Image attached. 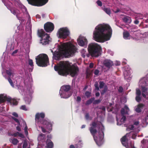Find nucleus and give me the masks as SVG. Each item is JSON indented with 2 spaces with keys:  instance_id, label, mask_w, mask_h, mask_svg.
<instances>
[{
  "instance_id": "1",
  "label": "nucleus",
  "mask_w": 148,
  "mask_h": 148,
  "mask_svg": "<svg viewBox=\"0 0 148 148\" xmlns=\"http://www.w3.org/2000/svg\"><path fill=\"white\" fill-rule=\"evenodd\" d=\"M56 45L57 47L56 50L55 48L51 50L53 53V59L56 60H60L62 56L66 58L72 56L77 51L75 46L70 42H60L59 44Z\"/></svg>"
},
{
  "instance_id": "2",
  "label": "nucleus",
  "mask_w": 148,
  "mask_h": 148,
  "mask_svg": "<svg viewBox=\"0 0 148 148\" xmlns=\"http://www.w3.org/2000/svg\"><path fill=\"white\" fill-rule=\"evenodd\" d=\"M112 30L108 24L103 23L98 25L93 32V40L98 42L103 43L110 40Z\"/></svg>"
},
{
  "instance_id": "3",
  "label": "nucleus",
  "mask_w": 148,
  "mask_h": 148,
  "mask_svg": "<svg viewBox=\"0 0 148 148\" xmlns=\"http://www.w3.org/2000/svg\"><path fill=\"white\" fill-rule=\"evenodd\" d=\"M54 69L55 71H58L59 74L63 76L70 74L71 76L74 77L77 75L78 71L76 65H72L68 61L60 62L58 66H55Z\"/></svg>"
},
{
  "instance_id": "4",
  "label": "nucleus",
  "mask_w": 148,
  "mask_h": 148,
  "mask_svg": "<svg viewBox=\"0 0 148 148\" xmlns=\"http://www.w3.org/2000/svg\"><path fill=\"white\" fill-rule=\"evenodd\" d=\"M99 126V130H101V131L99 130V132H97L95 129L96 126L97 124L95 122H93L90 125L91 127L89 128L90 132L93 136L94 140L97 144L98 146H100L103 143V139L104 136L103 131L104 130V127L102 124L101 123Z\"/></svg>"
},
{
  "instance_id": "5",
  "label": "nucleus",
  "mask_w": 148,
  "mask_h": 148,
  "mask_svg": "<svg viewBox=\"0 0 148 148\" xmlns=\"http://www.w3.org/2000/svg\"><path fill=\"white\" fill-rule=\"evenodd\" d=\"M45 116V114L43 113L36 114L35 117L36 124L39 127H41L43 132H49L52 129V123L50 122L48 120L42 119Z\"/></svg>"
},
{
  "instance_id": "6",
  "label": "nucleus",
  "mask_w": 148,
  "mask_h": 148,
  "mask_svg": "<svg viewBox=\"0 0 148 148\" xmlns=\"http://www.w3.org/2000/svg\"><path fill=\"white\" fill-rule=\"evenodd\" d=\"M138 85L139 88L141 89L142 96L145 98L148 99V92L147 87V86L148 85V74L140 80Z\"/></svg>"
},
{
  "instance_id": "7",
  "label": "nucleus",
  "mask_w": 148,
  "mask_h": 148,
  "mask_svg": "<svg viewBox=\"0 0 148 148\" xmlns=\"http://www.w3.org/2000/svg\"><path fill=\"white\" fill-rule=\"evenodd\" d=\"M88 50L92 56L97 57L100 54L101 47L97 43H91L88 45Z\"/></svg>"
},
{
  "instance_id": "8",
  "label": "nucleus",
  "mask_w": 148,
  "mask_h": 148,
  "mask_svg": "<svg viewBox=\"0 0 148 148\" xmlns=\"http://www.w3.org/2000/svg\"><path fill=\"white\" fill-rule=\"evenodd\" d=\"M36 63L39 66L45 67L48 64V58L46 54H40L36 58Z\"/></svg>"
},
{
  "instance_id": "9",
  "label": "nucleus",
  "mask_w": 148,
  "mask_h": 148,
  "mask_svg": "<svg viewBox=\"0 0 148 148\" xmlns=\"http://www.w3.org/2000/svg\"><path fill=\"white\" fill-rule=\"evenodd\" d=\"M129 111L130 110L128 107L125 105V106L124 108H123L121 111L122 115H117L116 118L118 125H121L124 123L126 117L123 115L127 114Z\"/></svg>"
},
{
  "instance_id": "10",
  "label": "nucleus",
  "mask_w": 148,
  "mask_h": 148,
  "mask_svg": "<svg viewBox=\"0 0 148 148\" xmlns=\"http://www.w3.org/2000/svg\"><path fill=\"white\" fill-rule=\"evenodd\" d=\"M38 35L41 37L40 43L42 45L48 44L50 41V38L49 35L45 34L43 29L38 30Z\"/></svg>"
},
{
  "instance_id": "11",
  "label": "nucleus",
  "mask_w": 148,
  "mask_h": 148,
  "mask_svg": "<svg viewBox=\"0 0 148 148\" xmlns=\"http://www.w3.org/2000/svg\"><path fill=\"white\" fill-rule=\"evenodd\" d=\"M69 34L70 32L68 28L66 27H63L59 29L57 35L59 37L64 39L66 38Z\"/></svg>"
},
{
  "instance_id": "12",
  "label": "nucleus",
  "mask_w": 148,
  "mask_h": 148,
  "mask_svg": "<svg viewBox=\"0 0 148 148\" xmlns=\"http://www.w3.org/2000/svg\"><path fill=\"white\" fill-rule=\"evenodd\" d=\"M5 101L10 102L11 105L12 106L16 105L18 104V102L16 99H11L10 98H8L4 94H0V103H3Z\"/></svg>"
},
{
  "instance_id": "13",
  "label": "nucleus",
  "mask_w": 148,
  "mask_h": 148,
  "mask_svg": "<svg viewBox=\"0 0 148 148\" xmlns=\"http://www.w3.org/2000/svg\"><path fill=\"white\" fill-rule=\"evenodd\" d=\"M7 74L9 75V78L8 79V80L11 86L12 87H14V85L12 83V80L10 78L13 79H16L17 76V74L14 71L11 69H9L7 70L6 71Z\"/></svg>"
},
{
  "instance_id": "14",
  "label": "nucleus",
  "mask_w": 148,
  "mask_h": 148,
  "mask_svg": "<svg viewBox=\"0 0 148 148\" xmlns=\"http://www.w3.org/2000/svg\"><path fill=\"white\" fill-rule=\"evenodd\" d=\"M29 3L38 6H42L45 4L48 0H27Z\"/></svg>"
},
{
  "instance_id": "15",
  "label": "nucleus",
  "mask_w": 148,
  "mask_h": 148,
  "mask_svg": "<svg viewBox=\"0 0 148 148\" xmlns=\"http://www.w3.org/2000/svg\"><path fill=\"white\" fill-rule=\"evenodd\" d=\"M70 89V87L68 85H64L62 86L59 92L61 98H69V96H66L63 95L62 96V93H67V92H68Z\"/></svg>"
},
{
  "instance_id": "16",
  "label": "nucleus",
  "mask_w": 148,
  "mask_h": 148,
  "mask_svg": "<svg viewBox=\"0 0 148 148\" xmlns=\"http://www.w3.org/2000/svg\"><path fill=\"white\" fill-rule=\"evenodd\" d=\"M77 42L78 45L81 46L86 47L87 46L88 42L85 37L80 36L77 39Z\"/></svg>"
},
{
  "instance_id": "17",
  "label": "nucleus",
  "mask_w": 148,
  "mask_h": 148,
  "mask_svg": "<svg viewBox=\"0 0 148 148\" xmlns=\"http://www.w3.org/2000/svg\"><path fill=\"white\" fill-rule=\"evenodd\" d=\"M44 28L47 32H51L53 30L54 26L52 23L48 22L44 25Z\"/></svg>"
},
{
  "instance_id": "18",
  "label": "nucleus",
  "mask_w": 148,
  "mask_h": 148,
  "mask_svg": "<svg viewBox=\"0 0 148 148\" xmlns=\"http://www.w3.org/2000/svg\"><path fill=\"white\" fill-rule=\"evenodd\" d=\"M133 124L129 126L127 128V130H133L138 128L139 126V122L138 119H135L133 121Z\"/></svg>"
},
{
  "instance_id": "19",
  "label": "nucleus",
  "mask_w": 148,
  "mask_h": 148,
  "mask_svg": "<svg viewBox=\"0 0 148 148\" xmlns=\"http://www.w3.org/2000/svg\"><path fill=\"white\" fill-rule=\"evenodd\" d=\"M129 135V134H127L125 135L121 139V141L123 145L125 146L126 148H136L134 147L133 145H130V146L128 147V144L127 143V136Z\"/></svg>"
},
{
  "instance_id": "20",
  "label": "nucleus",
  "mask_w": 148,
  "mask_h": 148,
  "mask_svg": "<svg viewBox=\"0 0 148 148\" xmlns=\"http://www.w3.org/2000/svg\"><path fill=\"white\" fill-rule=\"evenodd\" d=\"M10 11L12 13L16 15L19 20H21V18H22V14L18 10L16 9H12Z\"/></svg>"
},
{
  "instance_id": "21",
  "label": "nucleus",
  "mask_w": 148,
  "mask_h": 148,
  "mask_svg": "<svg viewBox=\"0 0 148 148\" xmlns=\"http://www.w3.org/2000/svg\"><path fill=\"white\" fill-rule=\"evenodd\" d=\"M123 37L125 39H130L133 38L134 40L138 39V38L136 37L131 36L129 33L127 31H124L123 32Z\"/></svg>"
},
{
  "instance_id": "22",
  "label": "nucleus",
  "mask_w": 148,
  "mask_h": 148,
  "mask_svg": "<svg viewBox=\"0 0 148 148\" xmlns=\"http://www.w3.org/2000/svg\"><path fill=\"white\" fill-rule=\"evenodd\" d=\"M131 70L130 68L128 69L127 70L125 71L124 72V75L125 79H130L131 78Z\"/></svg>"
},
{
  "instance_id": "23",
  "label": "nucleus",
  "mask_w": 148,
  "mask_h": 148,
  "mask_svg": "<svg viewBox=\"0 0 148 148\" xmlns=\"http://www.w3.org/2000/svg\"><path fill=\"white\" fill-rule=\"evenodd\" d=\"M19 7L21 10L22 11L23 13L25 14L27 17L29 18L30 16L27 11L26 8L23 5L21 4H20Z\"/></svg>"
},
{
  "instance_id": "24",
  "label": "nucleus",
  "mask_w": 148,
  "mask_h": 148,
  "mask_svg": "<svg viewBox=\"0 0 148 148\" xmlns=\"http://www.w3.org/2000/svg\"><path fill=\"white\" fill-rule=\"evenodd\" d=\"M141 91L138 88H136V99L137 101L139 102L141 99V98L140 97L141 95Z\"/></svg>"
},
{
  "instance_id": "25",
  "label": "nucleus",
  "mask_w": 148,
  "mask_h": 148,
  "mask_svg": "<svg viewBox=\"0 0 148 148\" xmlns=\"http://www.w3.org/2000/svg\"><path fill=\"white\" fill-rule=\"evenodd\" d=\"M104 65L108 68H110L113 65V62L110 60H105L103 62Z\"/></svg>"
},
{
  "instance_id": "26",
  "label": "nucleus",
  "mask_w": 148,
  "mask_h": 148,
  "mask_svg": "<svg viewBox=\"0 0 148 148\" xmlns=\"http://www.w3.org/2000/svg\"><path fill=\"white\" fill-rule=\"evenodd\" d=\"M144 105L142 104H139L135 107V110L137 112L139 113L141 112V109L144 107Z\"/></svg>"
},
{
  "instance_id": "27",
  "label": "nucleus",
  "mask_w": 148,
  "mask_h": 148,
  "mask_svg": "<svg viewBox=\"0 0 148 148\" xmlns=\"http://www.w3.org/2000/svg\"><path fill=\"white\" fill-rule=\"evenodd\" d=\"M123 19V21L126 23H130L131 22V18L128 16H125Z\"/></svg>"
},
{
  "instance_id": "28",
  "label": "nucleus",
  "mask_w": 148,
  "mask_h": 148,
  "mask_svg": "<svg viewBox=\"0 0 148 148\" xmlns=\"http://www.w3.org/2000/svg\"><path fill=\"white\" fill-rule=\"evenodd\" d=\"M47 143L48 148H52L53 147V143L50 140H47Z\"/></svg>"
},
{
  "instance_id": "29",
  "label": "nucleus",
  "mask_w": 148,
  "mask_h": 148,
  "mask_svg": "<svg viewBox=\"0 0 148 148\" xmlns=\"http://www.w3.org/2000/svg\"><path fill=\"white\" fill-rule=\"evenodd\" d=\"M45 136L44 135L42 134H40L38 136V139L39 141L43 142L45 140H44Z\"/></svg>"
},
{
  "instance_id": "30",
  "label": "nucleus",
  "mask_w": 148,
  "mask_h": 148,
  "mask_svg": "<svg viewBox=\"0 0 148 148\" xmlns=\"http://www.w3.org/2000/svg\"><path fill=\"white\" fill-rule=\"evenodd\" d=\"M81 52L82 56L83 58H85L86 56L88 57V55H87V52L85 50L83 49L81 51Z\"/></svg>"
},
{
  "instance_id": "31",
  "label": "nucleus",
  "mask_w": 148,
  "mask_h": 148,
  "mask_svg": "<svg viewBox=\"0 0 148 148\" xmlns=\"http://www.w3.org/2000/svg\"><path fill=\"white\" fill-rule=\"evenodd\" d=\"M10 141L14 145H16L18 142V141L17 139L14 138L10 139Z\"/></svg>"
},
{
  "instance_id": "32",
  "label": "nucleus",
  "mask_w": 148,
  "mask_h": 148,
  "mask_svg": "<svg viewBox=\"0 0 148 148\" xmlns=\"http://www.w3.org/2000/svg\"><path fill=\"white\" fill-rule=\"evenodd\" d=\"M31 98L30 96L29 98H25L24 99L25 101V102L26 103H29L31 101Z\"/></svg>"
},
{
  "instance_id": "33",
  "label": "nucleus",
  "mask_w": 148,
  "mask_h": 148,
  "mask_svg": "<svg viewBox=\"0 0 148 148\" xmlns=\"http://www.w3.org/2000/svg\"><path fill=\"white\" fill-rule=\"evenodd\" d=\"M24 125H25V128H24V131L26 135H27L28 134V131H27V126L26 124L24 122Z\"/></svg>"
},
{
  "instance_id": "34",
  "label": "nucleus",
  "mask_w": 148,
  "mask_h": 148,
  "mask_svg": "<svg viewBox=\"0 0 148 148\" xmlns=\"http://www.w3.org/2000/svg\"><path fill=\"white\" fill-rule=\"evenodd\" d=\"M20 109L25 111H27L29 109L28 108L26 107V106L25 105H23L21 106L20 107Z\"/></svg>"
},
{
  "instance_id": "35",
  "label": "nucleus",
  "mask_w": 148,
  "mask_h": 148,
  "mask_svg": "<svg viewBox=\"0 0 148 148\" xmlns=\"http://www.w3.org/2000/svg\"><path fill=\"white\" fill-rule=\"evenodd\" d=\"M64 95L66 96H69V97L72 95V93L71 92H67V93H62V96Z\"/></svg>"
},
{
  "instance_id": "36",
  "label": "nucleus",
  "mask_w": 148,
  "mask_h": 148,
  "mask_svg": "<svg viewBox=\"0 0 148 148\" xmlns=\"http://www.w3.org/2000/svg\"><path fill=\"white\" fill-rule=\"evenodd\" d=\"M27 145L28 143L27 141L25 140L24 141L23 145V148H26Z\"/></svg>"
},
{
  "instance_id": "37",
  "label": "nucleus",
  "mask_w": 148,
  "mask_h": 148,
  "mask_svg": "<svg viewBox=\"0 0 148 148\" xmlns=\"http://www.w3.org/2000/svg\"><path fill=\"white\" fill-rule=\"evenodd\" d=\"M142 123H143L144 125H147L148 123V122L147 121V118L143 120L142 121Z\"/></svg>"
},
{
  "instance_id": "38",
  "label": "nucleus",
  "mask_w": 148,
  "mask_h": 148,
  "mask_svg": "<svg viewBox=\"0 0 148 148\" xmlns=\"http://www.w3.org/2000/svg\"><path fill=\"white\" fill-rule=\"evenodd\" d=\"M105 84L102 82H99V87L100 88H103Z\"/></svg>"
},
{
  "instance_id": "39",
  "label": "nucleus",
  "mask_w": 148,
  "mask_h": 148,
  "mask_svg": "<svg viewBox=\"0 0 148 148\" xmlns=\"http://www.w3.org/2000/svg\"><path fill=\"white\" fill-rule=\"evenodd\" d=\"M28 63L29 65H30L32 67L33 66V62L32 60L29 59L28 60Z\"/></svg>"
},
{
  "instance_id": "40",
  "label": "nucleus",
  "mask_w": 148,
  "mask_h": 148,
  "mask_svg": "<svg viewBox=\"0 0 148 148\" xmlns=\"http://www.w3.org/2000/svg\"><path fill=\"white\" fill-rule=\"evenodd\" d=\"M103 10L107 14H110V11L109 9L108 8H104Z\"/></svg>"
},
{
  "instance_id": "41",
  "label": "nucleus",
  "mask_w": 148,
  "mask_h": 148,
  "mask_svg": "<svg viewBox=\"0 0 148 148\" xmlns=\"http://www.w3.org/2000/svg\"><path fill=\"white\" fill-rule=\"evenodd\" d=\"M95 99L94 98H92L88 100L86 102V103L88 104H89L92 102Z\"/></svg>"
},
{
  "instance_id": "42",
  "label": "nucleus",
  "mask_w": 148,
  "mask_h": 148,
  "mask_svg": "<svg viewBox=\"0 0 148 148\" xmlns=\"http://www.w3.org/2000/svg\"><path fill=\"white\" fill-rule=\"evenodd\" d=\"M95 89L97 90H98L99 89L98 86V84L97 82H96L95 83Z\"/></svg>"
},
{
  "instance_id": "43",
  "label": "nucleus",
  "mask_w": 148,
  "mask_h": 148,
  "mask_svg": "<svg viewBox=\"0 0 148 148\" xmlns=\"http://www.w3.org/2000/svg\"><path fill=\"white\" fill-rule=\"evenodd\" d=\"M108 88L106 86H105L104 87V88L103 91H102L101 92V93L102 95L104 94L107 90Z\"/></svg>"
},
{
  "instance_id": "44",
  "label": "nucleus",
  "mask_w": 148,
  "mask_h": 148,
  "mask_svg": "<svg viewBox=\"0 0 148 148\" xmlns=\"http://www.w3.org/2000/svg\"><path fill=\"white\" fill-rule=\"evenodd\" d=\"M112 104H110V107H108L107 108V110L108 111H113V108H111V106Z\"/></svg>"
},
{
  "instance_id": "45",
  "label": "nucleus",
  "mask_w": 148,
  "mask_h": 148,
  "mask_svg": "<svg viewBox=\"0 0 148 148\" xmlns=\"http://www.w3.org/2000/svg\"><path fill=\"white\" fill-rule=\"evenodd\" d=\"M19 133L18 132H16L14 133L13 134H11L10 135L12 136H14V137H16L17 136H18Z\"/></svg>"
},
{
  "instance_id": "46",
  "label": "nucleus",
  "mask_w": 148,
  "mask_h": 148,
  "mask_svg": "<svg viewBox=\"0 0 148 148\" xmlns=\"http://www.w3.org/2000/svg\"><path fill=\"white\" fill-rule=\"evenodd\" d=\"M101 101V100L100 99H98L95 101L93 102V103L94 104H97L99 103H100Z\"/></svg>"
},
{
  "instance_id": "47",
  "label": "nucleus",
  "mask_w": 148,
  "mask_h": 148,
  "mask_svg": "<svg viewBox=\"0 0 148 148\" xmlns=\"http://www.w3.org/2000/svg\"><path fill=\"white\" fill-rule=\"evenodd\" d=\"M81 140H79V142L78 143V145H79V146H77V148H80L82 147V143H81Z\"/></svg>"
},
{
  "instance_id": "48",
  "label": "nucleus",
  "mask_w": 148,
  "mask_h": 148,
  "mask_svg": "<svg viewBox=\"0 0 148 148\" xmlns=\"http://www.w3.org/2000/svg\"><path fill=\"white\" fill-rule=\"evenodd\" d=\"M97 3L98 5L99 6H101L102 5V3L101 2L99 1L98 0L97 2Z\"/></svg>"
},
{
  "instance_id": "49",
  "label": "nucleus",
  "mask_w": 148,
  "mask_h": 148,
  "mask_svg": "<svg viewBox=\"0 0 148 148\" xmlns=\"http://www.w3.org/2000/svg\"><path fill=\"white\" fill-rule=\"evenodd\" d=\"M91 95V92H86L85 93L86 95L88 97H89Z\"/></svg>"
},
{
  "instance_id": "50",
  "label": "nucleus",
  "mask_w": 148,
  "mask_h": 148,
  "mask_svg": "<svg viewBox=\"0 0 148 148\" xmlns=\"http://www.w3.org/2000/svg\"><path fill=\"white\" fill-rule=\"evenodd\" d=\"M99 71L98 70H96L94 72V74L96 75H98L99 74Z\"/></svg>"
},
{
  "instance_id": "51",
  "label": "nucleus",
  "mask_w": 148,
  "mask_h": 148,
  "mask_svg": "<svg viewBox=\"0 0 148 148\" xmlns=\"http://www.w3.org/2000/svg\"><path fill=\"white\" fill-rule=\"evenodd\" d=\"M18 136L22 138H24V136L22 134L19 133Z\"/></svg>"
},
{
  "instance_id": "52",
  "label": "nucleus",
  "mask_w": 148,
  "mask_h": 148,
  "mask_svg": "<svg viewBox=\"0 0 148 148\" xmlns=\"http://www.w3.org/2000/svg\"><path fill=\"white\" fill-rule=\"evenodd\" d=\"M118 90H119V92H121L123 91V89L122 87L120 86L119 87Z\"/></svg>"
},
{
  "instance_id": "53",
  "label": "nucleus",
  "mask_w": 148,
  "mask_h": 148,
  "mask_svg": "<svg viewBox=\"0 0 148 148\" xmlns=\"http://www.w3.org/2000/svg\"><path fill=\"white\" fill-rule=\"evenodd\" d=\"M115 64L116 65H119L120 64V62L119 61H116L115 62Z\"/></svg>"
},
{
  "instance_id": "54",
  "label": "nucleus",
  "mask_w": 148,
  "mask_h": 148,
  "mask_svg": "<svg viewBox=\"0 0 148 148\" xmlns=\"http://www.w3.org/2000/svg\"><path fill=\"white\" fill-rule=\"evenodd\" d=\"M12 114L14 116L16 117H18V114L16 112H14Z\"/></svg>"
},
{
  "instance_id": "55",
  "label": "nucleus",
  "mask_w": 148,
  "mask_h": 148,
  "mask_svg": "<svg viewBox=\"0 0 148 148\" xmlns=\"http://www.w3.org/2000/svg\"><path fill=\"white\" fill-rule=\"evenodd\" d=\"M17 52L18 50H16L13 52V53L12 54V56H14V54L16 53Z\"/></svg>"
},
{
  "instance_id": "56",
  "label": "nucleus",
  "mask_w": 148,
  "mask_h": 148,
  "mask_svg": "<svg viewBox=\"0 0 148 148\" xmlns=\"http://www.w3.org/2000/svg\"><path fill=\"white\" fill-rule=\"evenodd\" d=\"M94 66V64L92 63H90V65H89V67L90 68H92Z\"/></svg>"
},
{
  "instance_id": "57",
  "label": "nucleus",
  "mask_w": 148,
  "mask_h": 148,
  "mask_svg": "<svg viewBox=\"0 0 148 148\" xmlns=\"http://www.w3.org/2000/svg\"><path fill=\"white\" fill-rule=\"evenodd\" d=\"M137 134H133L132 136V138L133 139H135L136 138V136Z\"/></svg>"
},
{
  "instance_id": "58",
  "label": "nucleus",
  "mask_w": 148,
  "mask_h": 148,
  "mask_svg": "<svg viewBox=\"0 0 148 148\" xmlns=\"http://www.w3.org/2000/svg\"><path fill=\"white\" fill-rule=\"evenodd\" d=\"M13 119L14 120V121L17 123H18V125L19 124V121L16 118H13Z\"/></svg>"
},
{
  "instance_id": "59",
  "label": "nucleus",
  "mask_w": 148,
  "mask_h": 148,
  "mask_svg": "<svg viewBox=\"0 0 148 148\" xmlns=\"http://www.w3.org/2000/svg\"><path fill=\"white\" fill-rule=\"evenodd\" d=\"M16 130H17L19 131H21V129L19 126H17L16 127Z\"/></svg>"
},
{
  "instance_id": "60",
  "label": "nucleus",
  "mask_w": 148,
  "mask_h": 148,
  "mask_svg": "<svg viewBox=\"0 0 148 148\" xmlns=\"http://www.w3.org/2000/svg\"><path fill=\"white\" fill-rule=\"evenodd\" d=\"M134 23L136 24H137L138 23L139 21L137 20H136L134 21Z\"/></svg>"
},
{
  "instance_id": "61",
  "label": "nucleus",
  "mask_w": 148,
  "mask_h": 148,
  "mask_svg": "<svg viewBox=\"0 0 148 148\" xmlns=\"http://www.w3.org/2000/svg\"><path fill=\"white\" fill-rule=\"evenodd\" d=\"M81 100V98L79 97H77V101H79Z\"/></svg>"
},
{
  "instance_id": "62",
  "label": "nucleus",
  "mask_w": 148,
  "mask_h": 148,
  "mask_svg": "<svg viewBox=\"0 0 148 148\" xmlns=\"http://www.w3.org/2000/svg\"><path fill=\"white\" fill-rule=\"evenodd\" d=\"M86 118V119H88L89 115L88 114H86L85 116Z\"/></svg>"
},
{
  "instance_id": "63",
  "label": "nucleus",
  "mask_w": 148,
  "mask_h": 148,
  "mask_svg": "<svg viewBox=\"0 0 148 148\" xmlns=\"http://www.w3.org/2000/svg\"><path fill=\"white\" fill-rule=\"evenodd\" d=\"M18 148H22L21 147V144H18Z\"/></svg>"
},
{
  "instance_id": "64",
  "label": "nucleus",
  "mask_w": 148,
  "mask_h": 148,
  "mask_svg": "<svg viewBox=\"0 0 148 148\" xmlns=\"http://www.w3.org/2000/svg\"><path fill=\"white\" fill-rule=\"evenodd\" d=\"M99 95H100V94L99 92H97L95 94V95H96V96H97V97L99 96Z\"/></svg>"
}]
</instances>
